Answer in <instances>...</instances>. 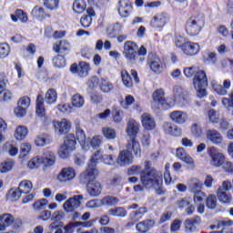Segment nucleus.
<instances>
[{
    "label": "nucleus",
    "mask_w": 233,
    "mask_h": 233,
    "mask_svg": "<svg viewBox=\"0 0 233 233\" xmlns=\"http://www.w3.org/2000/svg\"><path fill=\"white\" fill-rule=\"evenodd\" d=\"M150 162H145V168L142 169V174L140 176V181L146 188H152V187H157L162 183L161 172L156 169H150Z\"/></svg>",
    "instance_id": "nucleus-1"
},
{
    "label": "nucleus",
    "mask_w": 233,
    "mask_h": 233,
    "mask_svg": "<svg viewBox=\"0 0 233 233\" xmlns=\"http://www.w3.org/2000/svg\"><path fill=\"white\" fill-rule=\"evenodd\" d=\"M205 26V15H196L187 21L186 31L188 35H198Z\"/></svg>",
    "instance_id": "nucleus-2"
},
{
    "label": "nucleus",
    "mask_w": 233,
    "mask_h": 233,
    "mask_svg": "<svg viewBox=\"0 0 233 233\" xmlns=\"http://www.w3.org/2000/svg\"><path fill=\"white\" fill-rule=\"evenodd\" d=\"M208 86V78L207 73L203 70H198L193 78V86L197 90V96L200 99L207 96V86Z\"/></svg>",
    "instance_id": "nucleus-3"
},
{
    "label": "nucleus",
    "mask_w": 233,
    "mask_h": 233,
    "mask_svg": "<svg viewBox=\"0 0 233 233\" xmlns=\"http://www.w3.org/2000/svg\"><path fill=\"white\" fill-rule=\"evenodd\" d=\"M77 142H76V136L74 134H68L66 137V139L62 146H60V148L58 150V155L62 159H66L74 150H76V145Z\"/></svg>",
    "instance_id": "nucleus-4"
},
{
    "label": "nucleus",
    "mask_w": 233,
    "mask_h": 233,
    "mask_svg": "<svg viewBox=\"0 0 233 233\" xmlns=\"http://www.w3.org/2000/svg\"><path fill=\"white\" fill-rule=\"evenodd\" d=\"M35 114L37 117H40L46 127L52 123L50 116H46V110L45 109V97L41 94H39L36 98Z\"/></svg>",
    "instance_id": "nucleus-5"
},
{
    "label": "nucleus",
    "mask_w": 233,
    "mask_h": 233,
    "mask_svg": "<svg viewBox=\"0 0 233 233\" xmlns=\"http://www.w3.org/2000/svg\"><path fill=\"white\" fill-rule=\"evenodd\" d=\"M152 97L153 103L157 108L161 107L165 110H168V108H172L174 106L167 102V98H165V91H163V89H157L155 92H153Z\"/></svg>",
    "instance_id": "nucleus-6"
},
{
    "label": "nucleus",
    "mask_w": 233,
    "mask_h": 233,
    "mask_svg": "<svg viewBox=\"0 0 233 233\" xmlns=\"http://www.w3.org/2000/svg\"><path fill=\"white\" fill-rule=\"evenodd\" d=\"M85 198L83 195H75L74 197L69 198L63 204V208L65 212L72 213L76 212L79 207H81V203Z\"/></svg>",
    "instance_id": "nucleus-7"
},
{
    "label": "nucleus",
    "mask_w": 233,
    "mask_h": 233,
    "mask_svg": "<svg viewBox=\"0 0 233 233\" xmlns=\"http://www.w3.org/2000/svg\"><path fill=\"white\" fill-rule=\"evenodd\" d=\"M123 55L125 56L126 59L130 63H136L138 57L137 54V46L136 43L132 41H127L124 44V52Z\"/></svg>",
    "instance_id": "nucleus-8"
},
{
    "label": "nucleus",
    "mask_w": 233,
    "mask_h": 233,
    "mask_svg": "<svg viewBox=\"0 0 233 233\" xmlns=\"http://www.w3.org/2000/svg\"><path fill=\"white\" fill-rule=\"evenodd\" d=\"M99 176L97 166L89 162L87 168L80 175L81 183H88L94 181Z\"/></svg>",
    "instance_id": "nucleus-9"
},
{
    "label": "nucleus",
    "mask_w": 233,
    "mask_h": 233,
    "mask_svg": "<svg viewBox=\"0 0 233 233\" xmlns=\"http://www.w3.org/2000/svg\"><path fill=\"white\" fill-rule=\"evenodd\" d=\"M208 154L210 157V165H212V167H221V165H225V155L219 152L218 148L215 147H209Z\"/></svg>",
    "instance_id": "nucleus-10"
},
{
    "label": "nucleus",
    "mask_w": 233,
    "mask_h": 233,
    "mask_svg": "<svg viewBox=\"0 0 233 233\" xmlns=\"http://www.w3.org/2000/svg\"><path fill=\"white\" fill-rule=\"evenodd\" d=\"M53 125L57 136H65V134H68L70 128H72V122L66 118H63L61 121H55Z\"/></svg>",
    "instance_id": "nucleus-11"
},
{
    "label": "nucleus",
    "mask_w": 233,
    "mask_h": 233,
    "mask_svg": "<svg viewBox=\"0 0 233 233\" xmlns=\"http://www.w3.org/2000/svg\"><path fill=\"white\" fill-rule=\"evenodd\" d=\"M30 106V97L23 96L19 98L17 106L15 108V114L17 117H24L26 115V110Z\"/></svg>",
    "instance_id": "nucleus-12"
},
{
    "label": "nucleus",
    "mask_w": 233,
    "mask_h": 233,
    "mask_svg": "<svg viewBox=\"0 0 233 233\" xmlns=\"http://www.w3.org/2000/svg\"><path fill=\"white\" fill-rule=\"evenodd\" d=\"M70 72L77 74L80 77H86L90 72V65L86 62H80L78 66L77 64H73L70 66Z\"/></svg>",
    "instance_id": "nucleus-13"
},
{
    "label": "nucleus",
    "mask_w": 233,
    "mask_h": 233,
    "mask_svg": "<svg viewBox=\"0 0 233 233\" xmlns=\"http://www.w3.org/2000/svg\"><path fill=\"white\" fill-rule=\"evenodd\" d=\"M76 177V169L73 167H64L57 175V179L60 183H68Z\"/></svg>",
    "instance_id": "nucleus-14"
},
{
    "label": "nucleus",
    "mask_w": 233,
    "mask_h": 233,
    "mask_svg": "<svg viewBox=\"0 0 233 233\" xmlns=\"http://www.w3.org/2000/svg\"><path fill=\"white\" fill-rule=\"evenodd\" d=\"M147 63L153 72H156L157 74H159L161 70L163 69V62H161V59H159V56L157 55L149 54L147 56Z\"/></svg>",
    "instance_id": "nucleus-15"
},
{
    "label": "nucleus",
    "mask_w": 233,
    "mask_h": 233,
    "mask_svg": "<svg viewBox=\"0 0 233 233\" xmlns=\"http://www.w3.org/2000/svg\"><path fill=\"white\" fill-rule=\"evenodd\" d=\"M177 157L180 159V161H184L187 165H188V168L191 170L196 168V163L194 162V158L190 157V155L187 154V151L183 147H178L177 149Z\"/></svg>",
    "instance_id": "nucleus-16"
},
{
    "label": "nucleus",
    "mask_w": 233,
    "mask_h": 233,
    "mask_svg": "<svg viewBox=\"0 0 233 233\" xmlns=\"http://www.w3.org/2000/svg\"><path fill=\"white\" fill-rule=\"evenodd\" d=\"M169 117L173 123H177V125H185L187 121H188V114L185 111L175 110L169 114Z\"/></svg>",
    "instance_id": "nucleus-17"
},
{
    "label": "nucleus",
    "mask_w": 233,
    "mask_h": 233,
    "mask_svg": "<svg viewBox=\"0 0 233 233\" xmlns=\"http://www.w3.org/2000/svg\"><path fill=\"white\" fill-rule=\"evenodd\" d=\"M181 50L186 56H198L199 54V44L194 42H186L182 44Z\"/></svg>",
    "instance_id": "nucleus-18"
},
{
    "label": "nucleus",
    "mask_w": 233,
    "mask_h": 233,
    "mask_svg": "<svg viewBox=\"0 0 233 233\" xmlns=\"http://www.w3.org/2000/svg\"><path fill=\"white\" fill-rule=\"evenodd\" d=\"M173 96L176 100L182 101V104L185 105L190 101V97H188V91L183 89V87L179 86H176L173 88Z\"/></svg>",
    "instance_id": "nucleus-19"
},
{
    "label": "nucleus",
    "mask_w": 233,
    "mask_h": 233,
    "mask_svg": "<svg viewBox=\"0 0 233 233\" xmlns=\"http://www.w3.org/2000/svg\"><path fill=\"white\" fill-rule=\"evenodd\" d=\"M230 85H231V82L229 79L224 80L223 86H221V84H218L216 81H213L211 83V86L213 90H215V92L218 94V96H227L228 90L230 89Z\"/></svg>",
    "instance_id": "nucleus-20"
},
{
    "label": "nucleus",
    "mask_w": 233,
    "mask_h": 233,
    "mask_svg": "<svg viewBox=\"0 0 233 233\" xmlns=\"http://www.w3.org/2000/svg\"><path fill=\"white\" fill-rule=\"evenodd\" d=\"M206 137L209 143L213 145H221L223 143V135L216 129H208L206 131Z\"/></svg>",
    "instance_id": "nucleus-21"
},
{
    "label": "nucleus",
    "mask_w": 233,
    "mask_h": 233,
    "mask_svg": "<svg viewBox=\"0 0 233 233\" xmlns=\"http://www.w3.org/2000/svg\"><path fill=\"white\" fill-rule=\"evenodd\" d=\"M56 159V154L50 150L44 151L43 156L40 157L42 165L46 167H54Z\"/></svg>",
    "instance_id": "nucleus-22"
},
{
    "label": "nucleus",
    "mask_w": 233,
    "mask_h": 233,
    "mask_svg": "<svg viewBox=\"0 0 233 233\" xmlns=\"http://www.w3.org/2000/svg\"><path fill=\"white\" fill-rule=\"evenodd\" d=\"M163 130L166 134H168L173 137H179L182 134L180 127L170 122H165L163 124Z\"/></svg>",
    "instance_id": "nucleus-23"
},
{
    "label": "nucleus",
    "mask_w": 233,
    "mask_h": 233,
    "mask_svg": "<svg viewBox=\"0 0 233 233\" xmlns=\"http://www.w3.org/2000/svg\"><path fill=\"white\" fill-rule=\"evenodd\" d=\"M116 163L120 165V167H127V165H132V163H134V156L132 155V153H127V151L123 150L119 153Z\"/></svg>",
    "instance_id": "nucleus-24"
},
{
    "label": "nucleus",
    "mask_w": 233,
    "mask_h": 233,
    "mask_svg": "<svg viewBox=\"0 0 233 233\" xmlns=\"http://www.w3.org/2000/svg\"><path fill=\"white\" fill-rule=\"evenodd\" d=\"M132 12V3L128 0H119L118 13L122 17H128Z\"/></svg>",
    "instance_id": "nucleus-25"
},
{
    "label": "nucleus",
    "mask_w": 233,
    "mask_h": 233,
    "mask_svg": "<svg viewBox=\"0 0 233 233\" xmlns=\"http://www.w3.org/2000/svg\"><path fill=\"white\" fill-rule=\"evenodd\" d=\"M15 217L12 214L5 213L0 215V232H5L7 227L14 225Z\"/></svg>",
    "instance_id": "nucleus-26"
},
{
    "label": "nucleus",
    "mask_w": 233,
    "mask_h": 233,
    "mask_svg": "<svg viewBox=\"0 0 233 233\" xmlns=\"http://www.w3.org/2000/svg\"><path fill=\"white\" fill-rule=\"evenodd\" d=\"M103 187H101V183L98 181H89L87 183V194L92 198H97V196H100Z\"/></svg>",
    "instance_id": "nucleus-27"
},
{
    "label": "nucleus",
    "mask_w": 233,
    "mask_h": 233,
    "mask_svg": "<svg viewBox=\"0 0 233 233\" xmlns=\"http://www.w3.org/2000/svg\"><path fill=\"white\" fill-rule=\"evenodd\" d=\"M75 128L77 141L80 143L81 147H86V135L83 127H81V121L77 119L75 120Z\"/></svg>",
    "instance_id": "nucleus-28"
},
{
    "label": "nucleus",
    "mask_w": 233,
    "mask_h": 233,
    "mask_svg": "<svg viewBox=\"0 0 233 233\" xmlns=\"http://www.w3.org/2000/svg\"><path fill=\"white\" fill-rule=\"evenodd\" d=\"M177 206L180 210H183L185 208L186 214L187 216H192L194 214V211L196 210V208H194V205L190 203V200L187 198H180L177 201Z\"/></svg>",
    "instance_id": "nucleus-29"
},
{
    "label": "nucleus",
    "mask_w": 233,
    "mask_h": 233,
    "mask_svg": "<svg viewBox=\"0 0 233 233\" xmlns=\"http://www.w3.org/2000/svg\"><path fill=\"white\" fill-rule=\"evenodd\" d=\"M126 152L132 154L134 152L135 156H141V147L139 146V142L136 140V138H130L127 141V149H124Z\"/></svg>",
    "instance_id": "nucleus-30"
},
{
    "label": "nucleus",
    "mask_w": 233,
    "mask_h": 233,
    "mask_svg": "<svg viewBox=\"0 0 233 233\" xmlns=\"http://www.w3.org/2000/svg\"><path fill=\"white\" fill-rule=\"evenodd\" d=\"M92 17H96V12L92 7H88L86 14L80 18V24L84 28H88L92 25Z\"/></svg>",
    "instance_id": "nucleus-31"
},
{
    "label": "nucleus",
    "mask_w": 233,
    "mask_h": 233,
    "mask_svg": "<svg viewBox=\"0 0 233 233\" xmlns=\"http://www.w3.org/2000/svg\"><path fill=\"white\" fill-rule=\"evenodd\" d=\"M141 123L146 130H154V128H156V121L148 113H144L141 116Z\"/></svg>",
    "instance_id": "nucleus-32"
},
{
    "label": "nucleus",
    "mask_w": 233,
    "mask_h": 233,
    "mask_svg": "<svg viewBox=\"0 0 233 233\" xmlns=\"http://www.w3.org/2000/svg\"><path fill=\"white\" fill-rule=\"evenodd\" d=\"M139 124L136 120L130 119L127 122V127L126 130L127 136H129L130 138H136V136L139 134Z\"/></svg>",
    "instance_id": "nucleus-33"
},
{
    "label": "nucleus",
    "mask_w": 233,
    "mask_h": 233,
    "mask_svg": "<svg viewBox=\"0 0 233 233\" xmlns=\"http://www.w3.org/2000/svg\"><path fill=\"white\" fill-rule=\"evenodd\" d=\"M167 21H168L167 14L157 15L151 21V26L154 28H163V26L167 25Z\"/></svg>",
    "instance_id": "nucleus-34"
},
{
    "label": "nucleus",
    "mask_w": 233,
    "mask_h": 233,
    "mask_svg": "<svg viewBox=\"0 0 233 233\" xmlns=\"http://www.w3.org/2000/svg\"><path fill=\"white\" fill-rule=\"evenodd\" d=\"M156 225V222L153 219H146L138 224H137L136 228L137 232L147 233L150 228H152Z\"/></svg>",
    "instance_id": "nucleus-35"
},
{
    "label": "nucleus",
    "mask_w": 233,
    "mask_h": 233,
    "mask_svg": "<svg viewBox=\"0 0 233 233\" xmlns=\"http://www.w3.org/2000/svg\"><path fill=\"white\" fill-rule=\"evenodd\" d=\"M31 15L35 19H38V21H43V19H46V17H50V14L45 11V8L41 6H35L31 11Z\"/></svg>",
    "instance_id": "nucleus-36"
},
{
    "label": "nucleus",
    "mask_w": 233,
    "mask_h": 233,
    "mask_svg": "<svg viewBox=\"0 0 233 233\" xmlns=\"http://www.w3.org/2000/svg\"><path fill=\"white\" fill-rule=\"evenodd\" d=\"M15 167V161L12 158H7L0 163V174H8Z\"/></svg>",
    "instance_id": "nucleus-37"
},
{
    "label": "nucleus",
    "mask_w": 233,
    "mask_h": 233,
    "mask_svg": "<svg viewBox=\"0 0 233 233\" xmlns=\"http://www.w3.org/2000/svg\"><path fill=\"white\" fill-rule=\"evenodd\" d=\"M52 141V137L48 134H40L35 139V144L36 147H45L46 145H50Z\"/></svg>",
    "instance_id": "nucleus-38"
},
{
    "label": "nucleus",
    "mask_w": 233,
    "mask_h": 233,
    "mask_svg": "<svg viewBox=\"0 0 233 233\" xmlns=\"http://www.w3.org/2000/svg\"><path fill=\"white\" fill-rule=\"evenodd\" d=\"M217 196L222 205H228L232 202V195L223 191L221 188L218 189Z\"/></svg>",
    "instance_id": "nucleus-39"
},
{
    "label": "nucleus",
    "mask_w": 233,
    "mask_h": 233,
    "mask_svg": "<svg viewBox=\"0 0 233 233\" xmlns=\"http://www.w3.org/2000/svg\"><path fill=\"white\" fill-rule=\"evenodd\" d=\"M45 101L47 105H54L57 101V92L56 89L50 88L47 90L45 96Z\"/></svg>",
    "instance_id": "nucleus-40"
},
{
    "label": "nucleus",
    "mask_w": 233,
    "mask_h": 233,
    "mask_svg": "<svg viewBox=\"0 0 233 233\" xmlns=\"http://www.w3.org/2000/svg\"><path fill=\"white\" fill-rule=\"evenodd\" d=\"M26 136H28V128L25 126H18L15 133V139L23 141Z\"/></svg>",
    "instance_id": "nucleus-41"
},
{
    "label": "nucleus",
    "mask_w": 233,
    "mask_h": 233,
    "mask_svg": "<svg viewBox=\"0 0 233 233\" xmlns=\"http://www.w3.org/2000/svg\"><path fill=\"white\" fill-rule=\"evenodd\" d=\"M32 188H34V185L30 180H23L18 186V190H20L22 194H30Z\"/></svg>",
    "instance_id": "nucleus-42"
},
{
    "label": "nucleus",
    "mask_w": 233,
    "mask_h": 233,
    "mask_svg": "<svg viewBox=\"0 0 233 233\" xmlns=\"http://www.w3.org/2000/svg\"><path fill=\"white\" fill-rule=\"evenodd\" d=\"M73 10L76 14H83L86 10V2L85 0H76L73 3Z\"/></svg>",
    "instance_id": "nucleus-43"
},
{
    "label": "nucleus",
    "mask_w": 233,
    "mask_h": 233,
    "mask_svg": "<svg viewBox=\"0 0 233 233\" xmlns=\"http://www.w3.org/2000/svg\"><path fill=\"white\" fill-rule=\"evenodd\" d=\"M121 77H122L123 85L127 88H132V86H134V82H132V77H130V74H128V71H127L126 69H123L121 71Z\"/></svg>",
    "instance_id": "nucleus-44"
},
{
    "label": "nucleus",
    "mask_w": 233,
    "mask_h": 233,
    "mask_svg": "<svg viewBox=\"0 0 233 233\" xmlns=\"http://www.w3.org/2000/svg\"><path fill=\"white\" fill-rule=\"evenodd\" d=\"M102 136H104L106 139H116V137H117V132L112 127H105L102 128Z\"/></svg>",
    "instance_id": "nucleus-45"
},
{
    "label": "nucleus",
    "mask_w": 233,
    "mask_h": 233,
    "mask_svg": "<svg viewBox=\"0 0 233 233\" xmlns=\"http://www.w3.org/2000/svg\"><path fill=\"white\" fill-rule=\"evenodd\" d=\"M109 216H114L115 218H125L127 216V209L125 208H110L108 210Z\"/></svg>",
    "instance_id": "nucleus-46"
},
{
    "label": "nucleus",
    "mask_w": 233,
    "mask_h": 233,
    "mask_svg": "<svg viewBox=\"0 0 233 233\" xmlns=\"http://www.w3.org/2000/svg\"><path fill=\"white\" fill-rule=\"evenodd\" d=\"M188 187L190 192H198V190L203 188V183L198 178H192L188 182Z\"/></svg>",
    "instance_id": "nucleus-47"
},
{
    "label": "nucleus",
    "mask_w": 233,
    "mask_h": 233,
    "mask_svg": "<svg viewBox=\"0 0 233 233\" xmlns=\"http://www.w3.org/2000/svg\"><path fill=\"white\" fill-rule=\"evenodd\" d=\"M102 207L106 205L107 207H114L119 203V198L114 196H106L101 199Z\"/></svg>",
    "instance_id": "nucleus-48"
},
{
    "label": "nucleus",
    "mask_w": 233,
    "mask_h": 233,
    "mask_svg": "<svg viewBox=\"0 0 233 233\" xmlns=\"http://www.w3.org/2000/svg\"><path fill=\"white\" fill-rule=\"evenodd\" d=\"M72 105L76 108H81L85 105V98L80 94H76L71 98Z\"/></svg>",
    "instance_id": "nucleus-49"
},
{
    "label": "nucleus",
    "mask_w": 233,
    "mask_h": 233,
    "mask_svg": "<svg viewBox=\"0 0 233 233\" xmlns=\"http://www.w3.org/2000/svg\"><path fill=\"white\" fill-rule=\"evenodd\" d=\"M206 207H208L210 210H216L218 207V198L215 195H208L206 199Z\"/></svg>",
    "instance_id": "nucleus-50"
},
{
    "label": "nucleus",
    "mask_w": 233,
    "mask_h": 233,
    "mask_svg": "<svg viewBox=\"0 0 233 233\" xmlns=\"http://www.w3.org/2000/svg\"><path fill=\"white\" fill-rule=\"evenodd\" d=\"M43 5L47 10H57L59 8V0H43Z\"/></svg>",
    "instance_id": "nucleus-51"
},
{
    "label": "nucleus",
    "mask_w": 233,
    "mask_h": 233,
    "mask_svg": "<svg viewBox=\"0 0 233 233\" xmlns=\"http://www.w3.org/2000/svg\"><path fill=\"white\" fill-rule=\"evenodd\" d=\"M191 135L196 138L203 136V128L201 127V124L196 123L191 126Z\"/></svg>",
    "instance_id": "nucleus-52"
},
{
    "label": "nucleus",
    "mask_w": 233,
    "mask_h": 233,
    "mask_svg": "<svg viewBox=\"0 0 233 233\" xmlns=\"http://www.w3.org/2000/svg\"><path fill=\"white\" fill-rule=\"evenodd\" d=\"M89 145L90 147H92V148H99V147H101V145H103V137L100 135H96L95 137H93L90 140H89Z\"/></svg>",
    "instance_id": "nucleus-53"
},
{
    "label": "nucleus",
    "mask_w": 233,
    "mask_h": 233,
    "mask_svg": "<svg viewBox=\"0 0 233 233\" xmlns=\"http://www.w3.org/2000/svg\"><path fill=\"white\" fill-rule=\"evenodd\" d=\"M100 89L102 92L107 94L108 92H111V90H114V85L102 78L100 82Z\"/></svg>",
    "instance_id": "nucleus-54"
},
{
    "label": "nucleus",
    "mask_w": 233,
    "mask_h": 233,
    "mask_svg": "<svg viewBox=\"0 0 233 233\" xmlns=\"http://www.w3.org/2000/svg\"><path fill=\"white\" fill-rule=\"evenodd\" d=\"M53 63L56 68H63L66 66V60L63 56H57L53 58Z\"/></svg>",
    "instance_id": "nucleus-55"
},
{
    "label": "nucleus",
    "mask_w": 233,
    "mask_h": 233,
    "mask_svg": "<svg viewBox=\"0 0 233 233\" xmlns=\"http://www.w3.org/2000/svg\"><path fill=\"white\" fill-rule=\"evenodd\" d=\"M143 174V167L141 166H132L127 169V176H139Z\"/></svg>",
    "instance_id": "nucleus-56"
},
{
    "label": "nucleus",
    "mask_w": 233,
    "mask_h": 233,
    "mask_svg": "<svg viewBox=\"0 0 233 233\" xmlns=\"http://www.w3.org/2000/svg\"><path fill=\"white\" fill-rule=\"evenodd\" d=\"M103 152L101 150H97L90 158L89 163L97 166L99 161H103Z\"/></svg>",
    "instance_id": "nucleus-57"
},
{
    "label": "nucleus",
    "mask_w": 233,
    "mask_h": 233,
    "mask_svg": "<svg viewBox=\"0 0 233 233\" xmlns=\"http://www.w3.org/2000/svg\"><path fill=\"white\" fill-rule=\"evenodd\" d=\"M40 165H43V163L41 162V157L39 156L33 157L27 163L28 168H31V169L37 168V167H39Z\"/></svg>",
    "instance_id": "nucleus-58"
},
{
    "label": "nucleus",
    "mask_w": 233,
    "mask_h": 233,
    "mask_svg": "<svg viewBox=\"0 0 233 233\" xmlns=\"http://www.w3.org/2000/svg\"><path fill=\"white\" fill-rule=\"evenodd\" d=\"M193 193H194V197H193L194 203H201V201H203V199L207 198V195L205 194V192L201 190H197Z\"/></svg>",
    "instance_id": "nucleus-59"
},
{
    "label": "nucleus",
    "mask_w": 233,
    "mask_h": 233,
    "mask_svg": "<svg viewBox=\"0 0 233 233\" xmlns=\"http://www.w3.org/2000/svg\"><path fill=\"white\" fill-rule=\"evenodd\" d=\"M86 208H99V207H103L101 199H93L89 200L86 204Z\"/></svg>",
    "instance_id": "nucleus-60"
},
{
    "label": "nucleus",
    "mask_w": 233,
    "mask_h": 233,
    "mask_svg": "<svg viewBox=\"0 0 233 233\" xmlns=\"http://www.w3.org/2000/svg\"><path fill=\"white\" fill-rule=\"evenodd\" d=\"M134 101L135 98L134 96H132L131 95H128L126 96L125 101H122L120 103L121 106H123L126 110H127V108H130L131 105H134Z\"/></svg>",
    "instance_id": "nucleus-61"
},
{
    "label": "nucleus",
    "mask_w": 233,
    "mask_h": 233,
    "mask_svg": "<svg viewBox=\"0 0 233 233\" xmlns=\"http://www.w3.org/2000/svg\"><path fill=\"white\" fill-rule=\"evenodd\" d=\"M222 105L225 108H232L233 107V92L228 95V97L222 98Z\"/></svg>",
    "instance_id": "nucleus-62"
},
{
    "label": "nucleus",
    "mask_w": 233,
    "mask_h": 233,
    "mask_svg": "<svg viewBox=\"0 0 233 233\" xmlns=\"http://www.w3.org/2000/svg\"><path fill=\"white\" fill-rule=\"evenodd\" d=\"M208 117H209V121L213 124L218 123L219 121V114L218 113V111L214 110V109H210L208 111Z\"/></svg>",
    "instance_id": "nucleus-63"
},
{
    "label": "nucleus",
    "mask_w": 233,
    "mask_h": 233,
    "mask_svg": "<svg viewBox=\"0 0 233 233\" xmlns=\"http://www.w3.org/2000/svg\"><path fill=\"white\" fill-rule=\"evenodd\" d=\"M10 54V46L0 44V57H6Z\"/></svg>",
    "instance_id": "nucleus-64"
}]
</instances>
